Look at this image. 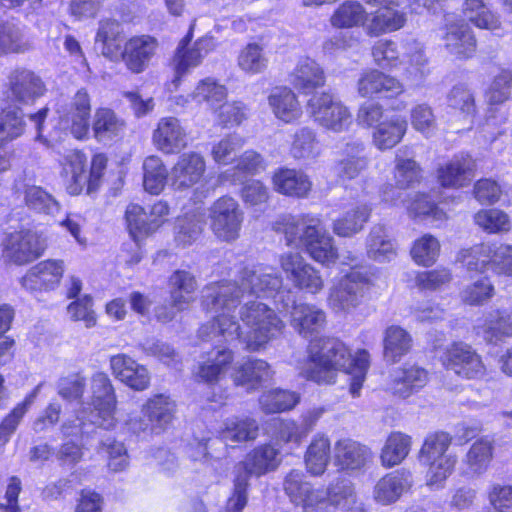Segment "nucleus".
I'll return each mask as SVG.
<instances>
[{"label":"nucleus","instance_id":"f257e3e1","mask_svg":"<svg viewBox=\"0 0 512 512\" xmlns=\"http://www.w3.org/2000/svg\"><path fill=\"white\" fill-rule=\"evenodd\" d=\"M268 275L259 276L245 266L239 272V282L218 280L205 285L201 297V306L207 312H220L198 329L203 341L222 338L225 342L238 339L244 350L259 352L279 338L285 329V323L278 313L265 303L248 301L240 307L239 319L245 330L230 312L240 306L245 291L250 294L267 297Z\"/></svg>","mask_w":512,"mask_h":512},{"label":"nucleus","instance_id":"f03ea898","mask_svg":"<svg viewBox=\"0 0 512 512\" xmlns=\"http://www.w3.org/2000/svg\"><path fill=\"white\" fill-rule=\"evenodd\" d=\"M371 364L370 353L363 348L352 353L351 348L339 337L322 335L310 339L301 376L317 385H333L339 372L350 376L349 392L358 397Z\"/></svg>","mask_w":512,"mask_h":512},{"label":"nucleus","instance_id":"7ed1b4c3","mask_svg":"<svg viewBox=\"0 0 512 512\" xmlns=\"http://www.w3.org/2000/svg\"><path fill=\"white\" fill-rule=\"evenodd\" d=\"M272 228L283 235L287 246L302 247L311 259L322 265L338 259L333 238L322 227L321 219L311 213L281 215Z\"/></svg>","mask_w":512,"mask_h":512},{"label":"nucleus","instance_id":"20e7f679","mask_svg":"<svg viewBox=\"0 0 512 512\" xmlns=\"http://www.w3.org/2000/svg\"><path fill=\"white\" fill-rule=\"evenodd\" d=\"M281 462V451L271 442L249 449L234 465L232 489L226 500L225 512H243L248 504L251 478L258 479L275 472Z\"/></svg>","mask_w":512,"mask_h":512},{"label":"nucleus","instance_id":"39448f33","mask_svg":"<svg viewBox=\"0 0 512 512\" xmlns=\"http://www.w3.org/2000/svg\"><path fill=\"white\" fill-rule=\"evenodd\" d=\"M108 163L104 152H95L89 159L83 148L67 150L58 162L65 192L73 197L97 193L104 183Z\"/></svg>","mask_w":512,"mask_h":512},{"label":"nucleus","instance_id":"423d86ee","mask_svg":"<svg viewBox=\"0 0 512 512\" xmlns=\"http://www.w3.org/2000/svg\"><path fill=\"white\" fill-rule=\"evenodd\" d=\"M453 436L444 430L429 432L418 451V461L425 469L428 486L440 487L455 471L458 459L447 454Z\"/></svg>","mask_w":512,"mask_h":512},{"label":"nucleus","instance_id":"0eeeda50","mask_svg":"<svg viewBox=\"0 0 512 512\" xmlns=\"http://www.w3.org/2000/svg\"><path fill=\"white\" fill-rule=\"evenodd\" d=\"M0 247L1 257L7 264L26 266L40 259L49 244L42 232L22 227L6 233Z\"/></svg>","mask_w":512,"mask_h":512},{"label":"nucleus","instance_id":"6e6552de","mask_svg":"<svg viewBox=\"0 0 512 512\" xmlns=\"http://www.w3.org/2000/svg\"><path fill=\"white\" fill-rule=\"evenodd\" d=\"M459 259L470 271L491 270L498 276L512 277V245L480 243L461 250Z\"/></svg>","mask_w":512,"mask_h":512},{"label":"nucleus","instance_id":"1a4fd4ad","mask_svg":"<svg viewBox=\"0 0 512 512\" xmlns=\"http://www.w3.org/2000/svg\"><path fill=\"white\" fill-rule=\"evenodd\" d=\"M405 91L400 79L376 68L364 70L357 81V92L361 97L383 100L394 112L407 108L408 103L399 100Z\"/></svg>","mask_w":512,"mask_h":512},{"label":"nucleus","instance_id":"9d476101","mask_svg":"<svg viewBox=\"0 0 512 512\" xmlns=\"http://www.w3.org/2000/svg\"><path fill=\"white\" fill-rule=\"evenodd\" d=\"M439 362L443 369L463 380H482L487 376V367L482 356L470 344L452 341L447 345Z\"/></svg>","mask_w":512,"mask_h":512},{"label":"nucleus","instance_id":"9b49d317","mask_svg":"<svg viewBox=\"0 0 512 512\" xmlns=\"http://www.w3.org/2000/svg\"><path fill=\"white\" fill-rule=\"evenodd\" d=\"M194 25H190L170 58L169 66L173 72L171 83L178 88L190 69L200 66L204 58L213 50L211 38L200 37L193 43Z\"/></svg>","mask_w":512,"mask_h":512},{"label":"nucleus","instance_id":"f8f14e48","mask_svg":"<svg viewBox=\"0 0 512 512\" xmlns=\"http://www.w3.org/2000/svg\"><path fill=\"white\" fill-rule=\"evenodd\" d=\"M210 229L223 242H234L241 234L244 211L237 199L230 195L218 197L209 208Z\"/></svg>","mask_w":512,"mask_h":512},{"label":"nucleus","instance_id":"ddd939ff","mask_svg":"<svg viewBox=\"0 0 512 512\" xmlns=\"http://www.w3.org/2000/svg\"><path fill=\"white\" fill-rule=\"evenodd\" d=\"M310 117L325 130L342 133L353 124L350 109L331 92H322L307 102Z\"/></svg>","mask_w":512,"mask_h":512},{"label":"nucleus","instance_id":"4468645a","mask_svg":"<svg viewBox=\"0 0 512 512\" xmlns=\"http://www.w3.org/2000/svg\"><path fill=\"white\" fill-rule=\"evenodd\" d=\"M177 404L170 395L155 393L142 404L141 418L135 420L133 429L138 432L159 434L170 428L175 420Z\"/></svg>","mask_w":512,"mask_h":512},{"label":"nucleus","instance_id":"2eb2a0df","mask_svg":"<svg viewBox=\"0 0 512 512\" xmlns=\"http://www.w3.org/2000/svg\"><path fill=\"white\" fill-rule=\"evenodd\" d=\"M66 270L63 259L47 258L28 268L19 279V283L30 294H49L60 288Z\"/></svg>","mask_w":512,"mask_h":512},{"label":"nucleus","instance_id":"dca6fc26","mask_svg":"<svg viewBox=\"0 0 512 512\" xmlns=\"http://www.w3.org/2000/svg\"><path fill=\"white\" fill-rule=\"evenodd\" d=\"M278 263L286 280L296 290L317 295L324 289L321 272L299 253H283L279 256Z\"/></svg>","mask_w":512,"mask_h":512},{"label":"nucleus","instance_id":"f3484780","mask_svg":"<svg viewBox=\"0 0 512 512\" xmlns=\"http://www.w3.org/2000/svg\"><path fill=\"white\" fill-rule=\"evenodd\" d=\"M372 286L371 276L353 267L333 286L329 300L340 310L350 311L363 303Z\"/></svg>","mask_w":512,"mask_h":512},{"label":"nucleus","instance_id":"a211bd4d","mask_svg":"<svg viewBox=\"0 0 512 512\" xmlns=\"http://www.w3.org/2000/svg\"><path fill=\"white\" fill-rule=\"evenodd\" d=\"M441 40L447 53L458 61L473 59L478 53V39L465 19L446 21L441 27Z\"/></svg>","mask_w":512,"mask_h":512},{"label":"nucleus","instance_id":"6ab92c4d","mask_svg":"<svg viewBox=\"0 0 512 512\" xmlns=\"http://www.w3.org/2000/svg\"><path fill=\"white\" fill-rule=\"evenodd\" d=\"M47 88L40 76L26 68H16L8 76L3 97L14 106L34 103L44 96Z\"/></svg>","mask_w":512,"mask_h":512},{"label":"nucleus","instance_id":"aec40b11","mask_svg":"<svg viewBox=\"0 0 512 512\" xmlns=\"http://www.w3.org/2000/svg\"><path fill=\"white\" fill-rule=\"evenodd\" d=\"M373 458L374 453L369 446L351 437H340L333 445L334 465L342 473L362 472Z\"/></svg>","mask_w":512,"mask_h":512},{"label":"nucleus","instance_id":"412c9836","mask_svg":"<svg viewBox=\"0 0 512 512\" xmlns=\"http://www.w3.org/2000/svg\"><path fill=\"white\" fill-rule=\"evenodd\" d=\"M158 48L156 37L149 34L133 35L124 42L120 59L130 73L141 74L151 65Z\"/></svg>","mask_w":512,"mask_h":512},{"label":"nucleus","instance_id":"4be33fe9","mask_svg":"<svg viewBox=\"0 0 512 512\" xmlns=\"http://www.w3.org/2000/svg\"><path fill=\"white\" fill-rule=\"evenodd\" d=\"M475 159L469 153L455 154L450 160L439 164L435 178L445 189H461L468 186L475 173Z\"/></svg>","mask_w":512,"mask_h":512},{"label":"nucleus","instance_id":"5701e85b","mask_svg":"<svg viewBox=\"0 0 512 512\" xmlns=\"http://www.w3.org/2000/svg\"><path fill=\"white\" fill-rule=\"evenodd\" d=\"M394 184L388 183L381 187L379 194L381 200L389 205H396L399 194L395 189L406 190L421 183L423 169L414 158L396 156L393 169Z\"/></svg>","mask_w":512,"mask_h":512},{"label":"nucleus","instance_id":"b1692460","mask_svg":"<svg viewBox=\"0 0 512 512\" xmlns=\"http://www.w3.org/2000/svg\"><path fill=\"white\" fill-rule=\"evenodd\" d=\"M205 173L204 157L195 151L184 152L170 170V183L175 190H186L200 183Z\"/></svg>","mask_w":512,"mask_h":512},{"label":"nucleus","instance_id":"393cba45","mask_svg":"<svg viewBox=\"0 0 512 512\" xmlns=\"http://www.w3.org/2000/svg\"><path fill=\"white\" fill-rule=\"evenodd\" d=\"M313 498L315 502L309 503V512H336L338 508H344L349 503L356 502V491L352 483L345 479H337L324 488H318V493Z\"/></svg>","mask_w":512,"mask_h":512},{"label":"nucleus","instance_id":"a878e982","mask_svg":"<svg viewBox=\"0 0 512 512\" xmlns=\"http://www.w3.org/2000/svg\"><path fill=\"white\" fill-rule=\"evenodd\" d=\"M234 360L233 350L227 347H213L198 364L194 378L199 383L218 385L232 367Z\"/></svg>","mask_w":512,"mask_h":512},{"label":"nucleus","instance_id":"bb28decb","mask_svg":"<svg viewBox=\"0 0 512 512\" xmlns=\"http://www.w3.org/2000/svg\"><path fill=\"white\" fill-rule=\"evenodd\" d=\"M154 147L164 155H175L188 146L186 129L178 118L162 117L152 133Z\"/></svg>","mask_w":512,"mask_h":512},{"label":"nucleus","instance_id":"cd10ccee","mask_svg":"<svg viewBox=\"0 0 512 512\" xmlns=\"http://www.w3.org/2000/svg\"><path fill=\"white\" fill-rule=\"evenodd\" d=\"M271 184L276 193L293 199L307 198L313 186L310 177L303 170L287 166H280L272 171Z\"/></svg>","mask_w":512,"mask_h":512},{"label":"nucleus","instance_id":"c85d7f7f","mask_svg":"<svg viewBox=\"0 0 512 512\" xmlns=\"http://www.w3.org/2000/svg\"><path fill=\"white\" fill-rule=\"evenodd\" d=\"M127 122L112 108L97 107L91 121V135L98 143L117 144L126 135Z\"/></svg>","mask_w":512,"mask_h":512},{"label":"nucleus","instance_id":"c756f323","mask_svg":"<svg viewBox=\"0 0 512 512\" xmlns=\"http://www.w3.org/2000/svg\"><path fill=\"white\" fill-rule=\"evenodd\" d=\"M326 73L323 67L310 57L298 60L288 75L292 88L300 94L311 95L326 85Z\"/></svg>","mask_w":512,"mask_h":512},{"label":"nucleus","instance_id":"7c9ffc66","mask_svg":"<svg viewBox=\"0 0 512 512\" xmlns=\"http://www.w3.org/2000/svg\"><path fill=\"white\" fill-rule=\"evenodd\" d=\"M365 33L369 37H379L401 30L407 23V14L400 9L398 0L394 4H388L377 8L367 19Z\"/></svg>","mask_w":512,"mask_h":512},{"label":"nucleus","instance_id":"2f4dec72","mask_svg":"<svg viewBox=\"0 0 512 512\" xmlns=\"http://www.w3.org/2000/svg\"><path fill=\"white\" fill-rule=\"evenodd\" d=\"M290 325L303 338L312 337L325 330L326 312L315 304L302 302L291 310Z\"/></svg>","mask_w":512,"mask_h":512},{"label":"nucleus","instance_id":"473e14b6","mask_svg":"<svg viewBox=\"0 0 512 512\" xmlns=\"http://www.w3.org/2000/svg\"><path fill=\"white\" fill-rule=\"evenodd\" d=\"M273 375L274 371L267 361L248 357L233 369L231 378L235 386L254 391L261 388L264 382L272 379Z\"/></svg>","mask_w":512,"mask_h":512},{"label":"nucleus","instance_id":"72a5a7b5","mask_svg":"<svg viewBox=\"0 0 512 512\" xmlns=\"http://www.w3.org/2000/svg\"><path fill=\"white\" fill-rule=\"evenodd\" d=\"M361 142L347 143L341 158L333 165V172L338 181L349 182L361 176L369 166V158L363 154Z\"/></svg>","mask_w":512,"mask_h":512},{"label":"nucleus","instance_id":"f704fd0d","mask_svg":"<svg viewBox=\"0 0 512 512\" xmlns=\"http://www.w3.org/2000/svg\"><path fill=\"white\" fill-rule=\"evenodd\" d=\"M123 40L124 30L120 21L105 18L99 22L95 43L105 58L111 61L120 59L124 46Z\"/></svg>","mask_w":512,"mask_h":512},{"label":"nucleus","instance_id":"c9c22d12","mask_svg":"<svg viewBox=\"0 0 512 512\" xmlns=\"http://www.w3.org/2000/svg\"><path fill=\"white\" fill-rule=\"evenodd\" d=\"M91 403L103 420L113 419L117 409V397L109 376L98 372L92 377Z\"/></svg>","mask_w":512,"mask_h":512},{"label":"nucleus","instance_id":"e433bc0d","mask_svg":"<svg viewBox=\"0 0 512 512\" xmlns=\"http://www.w3.org/2000/svg\"><path fill=\"white\" fill-rule=\"evenodd\" d=\"M167 286L171 304L183 310L195 300L198 282L195 275L184 269H177L168 277Z\"/></svg>","mask_w":512,"mask_h":512},{"label":"nucleus","instance_id":"4c0bfd02","mask_svg":"<svg viewBox=\"0 0 512 512\" xmlns=\"http://www.w3.org/2000/svg\"><path fill=\"white\" fill-rule=\"evenodd\" d=\"M267 100L274 116L281 122L293 123L302 115L298 97L290 87L277 86L273 88Z\"/></svg>","mask_w":512,"mask_h":512},{"label":"nucleus","instance_id":"58836bf2","mask_svg":"<svg viewBox=\"0 0 512 512\" xmlns=\"http://www.w3.org/2000/svg\"><path fill=\"white\" fill-rule=\"evenodd\" d=\"M333 456L331 440L325 433H316L304 452L306 471L315 477L322 476Z\"/></svg>","mask_w":512,"mask_h":512},{"label":"nucleus","instance_id":"ea45409f","mask_svg":"<svg viewBox=\"0 0 512 512\" xmlns=\"http://www.w3.org/2000/svg\"><path fill=\"white\" fill-rule=\"evenodd\" d=\"M476 333L488 344H497L512 337V315L505 309H495L477 325Z\"/></svg>","mask_w":512,"mask_h":512},{"label":"nucleus","instance_id":"a19ab883","mask_svg":"<svg viewBox=\"0 0 512 512\" xmlns=\"http://www.w3.org/2000/svg\"><path fill=\"white\" fill-rule=\"evenodd\" d=\"M382 345L384 358L395 364L411 352L413 338L405 328L394 324L384 330Z\"/></svg>","mask_w":512,"mask_h":512},{"label":"nucleus","instance_id":"79ce46f5","mask_svg":"<svg viewBox=\"0 0 512 512\" xmlns=\"http://www.w3.org/2000/svg\"><path fill=\"white\" fill-rule=\"evenodd\" d=\"M494 456L495 440L490 436H481L470 445L463 462L471 473L481 475L491 467Z\"/></svg>","mask_w":512,"mask_h":512},{"label":"nucleus","instance_id":"37998d69","mask_svg":"<svg viewBox=\"0 0 512 512\" xmlns=\"http://www.w3.org/2000/svg\"><path fill=\"white\" fill-rule=\"evenodd\" d=\"M407 121L401 117H391L375 126L372 142L381 151L389 150L398 145L407 132Z\"/></svg>","mask_w":512,"mask_h":512},{"label":"nucleus","instance_id":"c03bdc74","mask_svg":"<svg viewBox=\"0 0 512 512\" xmlns=\"http://www.w3.org/2000/svg\"><path fill=\"white\" fill-rule=\"evenodd\" d=\"M373 208L369 203H359L346 210L333 223V231L340 237H350L361 231L370 220Z\"/></svg>","mask_w":512,"mask_h":512},{"label":"nucleus","instance_id":"a18cd8bd","mask_svg":"<svg viewBox=\"0 0 512 512\" xmlns=\"http://www.w3.org/2000/svg\"><path fill=\"white\" fill-rule=\"evenodd\" d=\"M283 489L291 502L302 506L303 512H309L307 510L308 504L314 502L313 498H316L315 494L318 493V488H313L306 481L304 472L297 469H292L286 474L283 481Z\"/></svg>","mask_w":512,"mask_h":512},{"label":"nucleus","instance_id":"49530a36","mask_svg":"<svg viewBox=\"0 0 512 512\" xmlns=\"http://www.w3.org/2000/svg\"><path fill=\"white\" fill-rule=\"evenodd\" d=\"M260 433L257 419L251 416H234L228 418L220 430L223 439L234 443L255 441Z\"/></svg>","mask_w":512,"mask_h":512},{"label":"nucleus","instance_id":"de8ad7c7","mask_svg":"<svg viewBox=\"0 0 512 512\" xmlns=\"http://www.w3.org/2000/svg\"><path fill=\"white\" fill-rule=\"evenodd\" d=\"M429 381L426 369L417 366H403L393 380V393L400 398H408L423 389Z\"/></svg>","mask_w":512,"mask_h":512},{"label":"nucleus","instance_id":"09e8293b","mask_svg":"<svg viewBox=\"0 0 512 512\" xmlns=\"http://www.w3.org/2000/svg\"><path fill=\"white\" fill-rule=\"evenodd\" d=\"M412 442V437L406 433L390 432L380 451L381 465L385 468H392L401 464L409 455Z\"/></svg>","mask_w":512,"mask_h":512},{"label":"nucleus","instance_id":"8fccbe9b","mask_svg":"<svg viewBox=\"0 0 512 512\" xmlns=\"http://www.w3.org/2000/svg\"><path fill=\"white\" fill-rule=\"evenodd\" d=\"M25 114L20 106L0 108V148L20 138L26 131Z\"/></svg>","mask_w":512,"mask_h":512},{"label":"nucleus","instance_id":"3c124183","mask_svg":"<svg viewBox=\"0 0 512 512\" xmlns=\"http://www.w3.org/2000/svg\"><path fill=\"white\" fill-rule=\"evenodd\" d=\"M368 19L365 7L357 0H345L330 16V24L335 29H352L364 26Z\"/></svg>","mask_w":512,"mask_h":512},{"label":"nucleus","instance_id":"603ef678","mask_svg":"<svg viewBox=\"0 0 512 512\" xmlns=\"http://www.w3.org/2000/svg\"><path fill=\"white\" fill-rule=\"evenodd\" d=\"M142 169L144 190L151 195H159L170 177L164 161L157 155H149L145 157Z\"/></svg>","mask_w":512,"mask_h":512},{"label":"nucleus","instance_id":"864d4df0","mask_svg":"<svg viewBox=\"0 0 512 512\" xmlns=\"http://www.w3.org/2000/svg\"><path fill=\"white\" fill-rule=\"evenodd\" d=\"M300 402V395L288 389L273 388L265 391L259 404L265 414H279L291 411Z\"/></svg>","mask_w":512,"mask_h":512},{"label":"nucleus","instance_id":"5fc2aeb1","mask_svg":"<svg viewBox=\"0 0 512 512\" xmlns=\"http://www.w3.org/2000/svg\"><path fill=\"white\" fill-rule=\"evenodd\" d=\"M228 94V88L224 84L216 78L208 76L196 83L190 97L196 103H205L214 110L227 99Z\"/></svg>","mask_w":512,"mask_h":512},{"label":"nucleus","instance_id":"6e6d98bb","mask_svg":"<svg viewBox=\"0 0 512 512\" xmlns=\"http://www.w3.org/2000/svg\"><path fill=\"white\" fill-rule=\"evenodd\" d=\"M406 210L412 219H430L436 222L448 219L447 213L426 192L415 193L409 199Z\"/></svg>","mask_w":512,"mask_h":512},{"label":"nucleus","instance_id":"4d7b16f0","mask_svg":"<svg viewBox=\"0 0 512 512\" xmlns=\"http://www.w3.org/2000/svg\"><path fill=\"white\" fill-rule=\"evenodd\" d=\"M55 128L77 141H86L91 137V116L56 110Z\"/></svg>","mask_w":512,"mask_h":512},{"label":"nucleus","instance_id":"13d9d810","mask_svg":"<svg viewBox=\"0 0 512 512\" xmlns=\"http://www.w3.org/2000/svg\"><path fill=\"white\" fill-rule=\"evenodd\" d=\"M447 105L463 118H474L478 112L475 92L464 83L456 84L450 89Z\"/></svg>","mask_w":512,"mask_h":512},{"label":"nucleus","instance_id":"bf43d9fd","mask_svg":"<svg viewBox=\"0 0 512 512\" xmlns=\"http://www.w3.org/2000/svg\"><path fill=\"white\" fill-rule=\"evenodd\" d=\"M216 124L223 129L241 126L250 116L248 106L240 101H223L213 110Z\"/></svg>","mask_w":512,"mask_h":512},{"label":"nucleus","instance_id":"052dcab7","mask_svg":"<svg viewBox=\"0 0 512 512\" xmlns=\"http://www.w3.org/2000/svg\"><path fill=\"white\" fill-rule=\"evenodd\" d=\"M125 228L135 243L152 236L146 209L137 203H129L124 212Z\"/></svg>","mask_w":512,"mask_h":512},{"label":"nucleus","instance_id":"680f3d73","mask_svg":"<svg viewBox=\"0 0 512 512\" xmlns=\"http://www.w3.org/2000/svg\"><path fill=\"white\" fill-rule=\"evenodd\" d=\"M407 483V475L404 472H392L378 480L374 487V499L382 505L396 502L401 496Z\"/></svg>","mask_w":512,"mask_h":512},{"label":"nucleus","instance_id":"e2e57ef3","mask_svg":"<svg viewBox=\"0 0 512 512\" xmlns=\"http://www.w3.org/2000/svg\"><path fill=\"white\" fill-rule=\"evenodd\" d=\"M441 245L432 234L426 233L417 238L410 248V256L418 266L431 267L440 255Z\"/></svg>","mask_w":512,"mask_h":512},{"label":"nucleus","instance_id":"0e129e2a","mask_svg":"<svg viewBox=\"0 0 512 512\" xmlns=\"http://www.w3.org/2000/svg\"><path fill=\"white\" fill-rule=\"evenodd\" d=\"M512 89V70L501 68L492 78L484 92V97L490 106L505 103L510 98Z\"/></svg>","mask_w":512,"mask_h":512},{"label":"nucleus","instance_id":"69168bd1","mask_svg":"<svg viewBox=\"0 0 512 512\" xmlns=\"http://www.w3.org/2000/svg\"><path fill=\"white\" fill-rule=\"evenodd\" d=\"M495 295V287L488 276H482L468 284L461 292V301L469 306H483Z\"/></svg>","mask_w":512,"mask_h":512},{"label":"nucleus","instance_id":"338daca9","mask_svg":"<svg viewBox=\"0 0 512 512\" xmlns=\"http://www.w3.org/2000/svg\"><path fill=\"white\" fill-rule=\"evenodd\" d=\"M237 64L245 73L255 75L265 71L268 60L260 44L247 43L238 53Z\"/></svg>","mask_w":512,"mask_h":512},{"label":"nucleus","instance_id":"774afa93","mask_svg":"<svg viewBox=\"0 0 512 512\" xmlns=\"http://www.w3.org/2000/svg\"><path fill=\"white\" fill-rule=\"evenodd\" d=\"M290 152L297 160L318 156V141L315 132L307 127L297 130L291 143Z\"/></svg>","mask_w":512,"mask_h":512}]
</instances>
